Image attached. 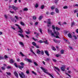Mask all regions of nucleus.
Wrapping results in <instances>:
<instances>
[{
	"label": "nucleus",
	"mask_w": 78,
	"mask_h": 78,
	"mask_svg": "<svg viewBox=\"0 0 78 78\" xmlns=\"http://www.w3.org/2000/svg\"><path fill=\"white\" fill-rule=\"evenodd\" d=\"M20 24L21 25H23V26H24L25 25V24L23 22L21 21L20 22Z\"/></svg>",
	"instance_id": "c85d7f7f"
},
{
	"label": "nucleus",
	"mask_w": 78,
	"mask_h": 78,
	"mask_svg": "<svg viewBox=\"0 0 78 78\" xmlns=\"http://www.w3.org/2000/svg\"><path fill=\"white\" fill-rule=\"evenodd\" d=\"M68 36L69 38H72V35L70 33H69L68 34Z\"/></svg>",
	"instance_id": "ddd939ff"
},
{
	"label": "nucleus",
	"mask_w": 78,
	"mask_h": 78,
	"mask_svg": "<svg viewBox=\"0 0 78 78\" xmlns=\"http://www.w3.org/2000/svg\"><path fill=\"white\" fill-rule=\"evenodd\" d=\"M18 35L20 36V37H22L23 38L24 37V36H23V34H19Z\"/></svg>",
	"instance_id": "dca6fc26"
},
{
	"label": "nucleus",
	"mask_w": 78,
	"mask_h": 78,
	"mask_svg": "<svg viewBox=\"0 0 78 78\" xmlns=\"http://www.w3.org/2000/svg\"><path fill=\"white\" fill-rule=\"evenodd\" d=\"M40 30V32L41 34H42V29L41 28H40L39 29Z\"/></svg>",
	"instance_id": "a19ab883"
},
{
	"label": "nucleus",
	"mask_w": 78,
	"mask_h": 78,
	"mask_svg": "<svg viewBox=\"0 0 78 78\" xmlns=\"http://www.w3.org/2000/svg\"><path fill=\"white\" fill-rule=\"evenodd\" d=\"M28 31H26V33L27 34H30V31L29 30H28Z\"/></svg>",
	"instance_id": "7c9ffc66"
},
{
	"label": "nucleus",
	"mask_w": 78,
	"mask_h": 78,
	"mask_svg": "<svg viewBox=\"0 0 78 78\" xmlns=\"http://www.w3.org/2000/svg\"><path fill=\"white\" fill-rule=\"evenodd\" d=\"M44 8V5H43L41 6V9H43Z\"/></svg>",
	"instance_id": "4c0bfd02"
},
{
	"label": "nucleus",
	"mask_w": 78,
	"mask_h": 78,
	"mask_svg": "<svg viewBox=\"0 0 78 78\" xmlns=\"http://www.w3.org/2000/svg\"><path fill=\"white\" fill-rule=\"evenodd\" d=\"M58 2H59V0H55V3L56 4L58 3Z\"/></svg>",
	"instance_id": "c03bdc74"
},
{
	"label": "nucleus",
	"mask_w": 78,
	"mask_h": 78,
	"mask_svg": "<svg viewBox=\"0 0 78 78\" xmlns=\"http://www.w3.org/2000/svg\"><path fill=\"white\" fill-rule=\"evenodd\" d=\"M76 32L77 33H78V29H77L76 30Z\"/></svg>",
	"instance_id": "69168bd1"
},
{
	"label": "nucleus",
	"mask_w": 78,
	"mask_h": 78,
	"mask_svg": "<svg viewBox=\"0 0 78 78\" xmlns=\"http://www.w3.org/2000/svg\"><path fill=\"white\" fill-rule=\"evenodd\" d=\"M11 28H12V29H13L14 30H16V28H14V27H12V26H11Z\"/></svg>",
	"instance_id": "0e129e2a"
},
{
	"label": "nucleus",
	"mask_w": 78,
	"mask_h": 78,
	"mask_svg": "<svg viewBox=\"0 0 78 78\" xmlns=\"http://www.w3.org/2000/svg\"><path fill=\"white\" fill-rule=\"evenodd\" d=\"M54 68L55 69H56V70H58V72H60V70L58 68L56 67V66H54Z\"/></svg>",
	"instance_id": "a211bd4d"
},
{
	"label": "nucleus",
	"mask_w": 78,
	"mask_h": 78,
	"mask_svg": "<svg viewBox=\"0 0 78 78\" xmlns=\"http://www.w3.org/2000/svg\"><path fill=\"white\" fill-rule=\"evenodd\" d=\"M19 44L21 45H22V46H24V44H23V43L22 42H20Z\"/></svg>",
	"instance_id": "c756f323"
},
{
	"label": "nucleus",
	"mask_w": 78,
	"mask_h": 78,
	"mask_svg": "<svg viewBox=\"0 0 78 78\" xmlns=\"http://www.w3.org/2000/svg\"><path fill=\"white\" fill-rule=\"evenodd\" d=\"M56 35L59 36V33L58 32H56L55 33Z\"/></svg>",
	"instance_id": "5701e85b"
},
{
	"label": "nucleus",
	"mask_w": 78,
	"mask_h": 78,
	"mask_svg": "<svg viewBox=\"0 0 78 78\" xmlns=\"http://www.w3.org/2000/svg\"><path fill=\"white\" fill-rule=\"evenodd\" d=\"M4 58L5 59H7V58H8V56H7V55H5Z\"/></svg>",
	"instance_id": "de8ad7c7"
},
{
	"label": "nucleus",
	"mask_w": 78,
	"mask_h": 78,
	"mask_svg": "<svg viewBox=\"0 0 78 78\" xmlns=\"http://www.w3.org/2000/svg\"><path fill=\"white\" fill-rule=\"evenodd\" d=\"M68 7L67 6H65L63 7V9H67Z\"/></svg>",
	"instance_id": "37998d69"
},
{
	"label": "nucleus",
	"mask_w": 78,
	"mask_h": 78,
	"mask_svg": "<svg viewBox=\"0 0 78 78\" xmlns=\"http://www.w3.org/2000/svg\"><path fill=\"white\" fill-rule=\"evenodd\" d=\"M48 20L49 21H47V24H48L49 25H47V27H51V21H50V19H48Z\"/></svg>",
	"instance_id": "39448f33"
},
{
	"label": "nucleus",
	"mask_w": 78,
	"mask_h": 78,
	"mask_svg": "<svg viewBox=\"0 0 78 78\" xmlns=\"http://www.w3.org/2000/svg\"><path fill=\"white\" fill-rule=\"evenodd\" d=\"M29 23L31 25H33V22H30Z\"/></svg>",
	"instance_id": "052dcab7"
},
{
	"label": "nucleus",
	"mask_w": 78,
	"mask_h": 78,
	"mask_svg": "<svg viewBox=\"0 0 78 78\" xmlns=\"http://www.w3.org/2000/svg\"><path fill=\"white\" fill-rule=\"evenodd\" d=\"M78 12V10L77 9L75 10L74 11V13H76V12Z\"/></svg>",
	"instance_id": "58836bf2"
},
{
	"label": "nucleus",
	"mask_w": 78,
	"mask_h": 78,
	"mask_svg": "<svg viewBox=\"0 0 78 78\" xmlns=\"http://www.w3.org/2000/svg\"><path fill=\"white\" fill-rule=\"evenodd\" d=\"M6 73L7 74V75H10L11 74V73L9 72L8 73V72H6Z\"/></svg>",
	"instance_id": "ea45409f"
},
{
	"label": "nucleus",
	"mask_w": 78,
	"mask_h": 78,
	"mask_svg": "<svg viewBox=\"0 0 78 78\" xmlns=\"http://www.w3.org/2000/svg\"><path fill=\"white\" fill-rule=\"evenodd\" d=\"M41 53L42 55H44V51H43V50H42L41 52Z\"/></svg>",
	"instance_id": "cd10ccee"
},
{
	"label": "nucleus",
	"mask_w": 78,
	"mask_h": 78,
	"mask_svg": "<svg viewBox=\"0 0 78 78\" xmlns=\"http://www.w3.org/2000/svg\"><path fill=\"white\" fill-rule=\"evenodd\" d=\"M23 10L24 11H28V8H24L23 9Z\"/></svg>",
	"instance_id": "e433bc0d"
},
{
	"label": "nucleus",
	"mask_w": 78,
	"mask_h": 78,
	"mask_svg": "<svg viewBox=\"0 0 78 78\" xmlns=\"http://www.w3.org/2000/svg\"><path fill=\"white\" fill-rule=\"evenodd\" d=\"M27 60L28 61V62H29L31 63L32 62V61L31 60L29 59H27Z\"/></svg>",
	"instance_id": "2f4dec72"
},
{
	"label": "nucleus",
	"mask_w": 78,
	"mask_h": 78,
	"mask_svg": "<svg viewBox=\"0 0 78 78\" xmlns=\"http://www.w3.org/2000/svg\"><path fill=\"white\" fill-rule=\"evenodd\" d=\"M4 17L6 19H7L8 18V16H7V15H4Z\"/></svg>",
	"instance_id": "603ef678"
},
{
	"label": "nucleus",
	"mask_w": 78,
	"mask_h": 78,
	"mask_svg": "<svg viewBox=\"0 0 78 78\" xmlns=\"http://www.w3.org/2000/svg\"><path fill=\"white\" fill-rule=\"evenodd\" d=\"M43 42L45 44H48V41L47 40H46V41H43Z\"/></svg>",
	"instance_id": "b1692460"
},
{
	"label": "nucleus",
	"mask_w": 78,
	"mask_h": 78,
	"mask_svg": "<svg viewBox=\"0 0 78 78\" xmlns=\"http://www.w3.org/2000/svg\"><path fill=\"white\" fill-rule=\"evenodd\" d=\"M38 6H39V5H38V4H37V3H36L35 6V8H37Z\"/></svg>",
	"instance_id": "8fccbe9b"
},
{
	"label": "nucleus",
	"mask_w": 78,
	"mask_h": 78,
	"mask_svg": "<svg viewBox=\"0 0 78 78\" xmlns=\"http://www.w3.org/2000/svg\"><path fill=\"white\" fill-rule=\"evenodd\" d=\"M32 73H33V74H34V75H36V73L32 71Z\"/></svg>",
	"instance_id": "a18cd8bd"
},
{
	"label": "nucleus",
	"mask_w": 78,
	"mask_h": 78,
	"mask_svg": "<svg viewBox=\"0 0 78 78\" xmlns=\"http://www.w3.org/2000/svg\"><path fill=\"white\" fill-rule=\"evenodd\" d=\"M38 24V22H36L35 24H34V25H37Z\"/></svg>",
	"instance_id": "338daca9"
},
{
	"label": "nucleus",
	"mask_w": 78,
	"mask_h": 78,
	"mask_svg": "<svg viewBox=\"0 0 78 78\" xmlns=\"http://www.w3.org/2000/svg\"><path fill=\"white\" fill-rule=\"evenodd\" d=\"M45 61H47V62H48L50 61V59H47L46 60H45Z\"/></svg>",
	"instance_id": "13d9d810"
},
{
	"label": "nucleus",
	"mask_w": 78,
	"mask_h": 78,
	"mask_svg": "<svg viewBox=\"0 0 78 78\" xmlns=\"http://www.w3.org/2000/svg\"><path fill=\"white\" fill-rule=\"evenodd\" d=\"M15 25L16 26L18 27V28L20 30V31H18V33H20L21 34H22V33H23V31L22 30V29L20 27H19V25L16 24Z\"/></svg>",
	"instance_id": "20e7f679"
},
{
	"label": "nucleus",
	"mask_w": 78,
	"mask_h": 78,
	"mask_svg": "<svg viewBox=\"0 0 78 78\" xmlns=\"http://www.w3.org/2000/svg\"><path fill=\"white\" fill-rule=\"evenodd\" d=\"M15 18H16V19L17 20H18L19 19V18H18V17L17 16H15Z\"/></svg>",
	"instance_id": "6e6d98bb"
},
{
	"label": "nucleus",
	"mask_w": 78,
	"mask_h": 78,
	"mask_svg": "<svg viewBox=\"0 0 78 78\" xmlns=\"http://www.w3.org/2000/svg\"><path fill=\"white\" fill-rule=\"evenodd\" d=\"M61 69L62 71L64 72L65 71V69H64V67H62L61 68Z\"/></svg>",
	"instance_id": "6ab92c4d"
},
{
	"label": "nucleus",
	"mask_w": 78,
	"mask_h": 78,
	"mask_svg": "<svg viewBox=\"0 0 78 78\" xmlns=\"http://www.w3.org/2000/svg\"><path fill=\"white\" fill-rule=\"evenodd\" d=\"M39 34H40L39 33H37V34L36 35V37L37 38H38V36H39Z\"/></svg>",
	"instance_id": "72a5a7b5"
},
{
	"label": "nucleus",
	"mask_w": 78,
	"mask_h": 78,
	"mask_svg": "<svg viewBox=\"0 0 78 78\" xmlns=\"http://www.w3.org/2000/svg\"><path fill=\"white\" fill-rule=\"evenodd\" d=\"M55 12L57 13H58L59 12V10H58V9L57 8H55Z\"/></svg>",
	"instance_id": "4be33fe9"
},
{
	"label": "nucleus",
	"mask_w": 78,
	"mask_h": 78,
	"mask_svg": "<svg viewBox=\"0 0 78 78\" xmlns=\"http://www.w3.org/2000/svg\"><path fill=\"white\" fill-rule=\"evenodd\" d=\"M75 25V22H73L71 23V27H73L74 26V25Z\"/></svg>",
	"instance_id": "9b49d317"
},
{
	"label": "nucleus",
	"mask_w": 78,
	"mask_h": 78,
	"mask_svg": "<svg viewBox=\"0 0 78 78\" xmlns=\"http://www.w3.org/2000/svg\"><path fill=\"white\" fill-rule=\"evenodd\" d=\"M32 39H33V40H34V41H37V39H35L34 37H33Z\"/></svg>",
	"instance_id": "4d7b16f0"
},
{
	"label": "nucleus",
	"mask_w": 78,
	"mask_h": 78,
	"mask_svg": "<svg viewBox=\"0 0 78 78\" xmlns=\"http://www.w3.org/2000/svg\"><path fill=\"white\" fill-rule=\"evenodd\" d=\"M26 73H27V74H29V73H30V72H29V71H26Z\"/></svg>",
	"instance_id": "680f3d73"
},
{
	"label": "nucleus",
	"mask_w": 78,
	"mask_h": 78,
	"mask_svg": "<svg viewBox=\"0 0 78 78\" xmlns=\"http://www.w3.org/2000/svg\"><path fill=\"white\" fill-rule=\"evenodd\" d=\"M33 18L34 20H36V16H33Z\"/></svg>",
	"instance_id": "5fc2aeb1"
},
{
	"label": "nucleus",
	"mask_w": 78,
	"mask_h": 78,
	"mask_svg": "<svg viewBox=\"0 0 78 78\" xmlns=\"http://www.w3.org/2000/svg\"><path fill=\"white\" fill-rule=\"evenodd\" d=\"M52 50H54V51H56V48H55L54 47H52Z\"/></svg>",
	"instance_id": "79ce46f5"
},
{
	"label": "nucleus",
	"mask_w": 78,
	"mask_h": 78,
	"mask_svg": "<svg viewBox=\"0 0 78 78\" xmlns=\"http://www.w3.org/2000/svg\"><path fill=\"white\" fill-rule=\"evenodd\" d=\"M54 41L55 42V43H57V44H59L60 43V41H57L56 40H54Z\"/></svg>",
	"instance_id": "9d476101"
},
{
	"label": "nucleus",
	"mask_w": 78,
	"mask_h": 78,
	"mask_svg": "<svg viewBox=\"0 0 78 78\" xmlns=\"http://www.w3.org/2000/svg\"><path fill=\"white\" fill-rule=\"evenodd\" d=\"M52 29L53 30V31L54 33H56V31H55V25H52Z\"/></svg>",
	"instance_id": "6e6552de"
},
{
	"label": "nucleus",
	"mask_w": 78,
	"mask_h": 78,
	"mask_svg": "<svg viewBox=\"0 0 78 78\" xmlns=\"http://www.w3.org/2000/svg\"><path fill=\"white\" fill-rule=\"evenodd\" d=\"M14 74L16 78H19V76H18V74L16 72V71H15L14 73Z\"/></svg>",
	"instance_id": "0eeeda50"
},
{
	"label": "nucleus",
	"mask_w": 78,
	"mask_h": 78,
	"mask_svg": "<svg viewBox=\"0 0 78 78\" xmlns=\"http://www.w3.org/2000/svg\"><path fill=\"white\" fill-rule=\"evenodd\" d=\"M51 15H54L55 14V12H52L50 13Z\"/></svg>",
	"instance_id": "864d4df0"
},
{
	"label": "nucleus",
	"mask_w": 78,
	"mask_h": 78,
	"mask_svg": "<svg viewBox=\"0 0 78 78\" xmlns=\"http://www.w3.org/2000/svg\"><path fill=\"white\" fill-rule=\"evenodd\" d=\"M20 54L23 57L25 56V55L22 52H20Z\"/></svg>",
	"instance_id": "aec40b11"
},
{
	"label": "nucleus",
	"mask_w": 78,
	"mask_h": 78,
	"mask_svg": "<svg viewBox=\"0 0 78 78\" xmlns=\"http://www.w3.org/2000/svg\"><path fill=\"white\" fill-rule=\"evenodd\" d=\"M34 65L36 66H38V64H37V63H36V62H34Z\"/></svg>",
	"instance_id": "49530a36"
},
{
	"label": "nucleus",
	"mask_w": 78,
	"mask_h": 78,
	"mask_svg": "<svg viewBox=\"0 0 78 78\" xmlns=\"http://www.w3.org/2000/svg\"><path fill=\"white\" fill-rule=\"evenodd\" d=\"M55 29L56 30H60L61 29L60 28H58V27H55Z\"/></svg>",
	"instance_id": "473e14b6"
},
{
	"label": "nucleus",
	"mask_w": 78,
	"mask_h": 78,
	"mask_svg": "<svg viewBox=\"0 0 78 78\" xmlns=\"http://www.w3.org/2000/svg\"><path fill=\"white\" fill-rule=\"evenodd\" d=\"M73 37L74 38V39H78V38L75 35H73Z\"/></svg>",
	"instance_id": "412c9836"
},
{
	"label": "nucleus",
	"mask_w": 78,
	"mask_h": 78,
	"mask_svg": "<svg viewBox=\"0 0 78 78\" xmlns=\"http://www.w3.org/2000/svg\"><path fill=\"white\" fill-rule=\"evenodd\" d=\"M42 17H43V16H39V18H38V20L40 21V20H42Z\"/></svg>",
	"instance_id": "4468645a"
},
{
	"label": "nucleus",
	"mask_w": 78,
	"mask_h": 78,
	"mask_svg": "<svg viewBox=\"0 0 78 78\" xmlns=\"http://www.w3.org/2000/svg\"><path fill=\"white\" fill-rule=\"evenodd\" d=\"M51 9H52V10H53V9H55V6L53 5L52 6H51Z\"/></svg>",
	"instance_id": "a878e982"
},
{
	"label": "nucleus",
	"mask_w": 78,
	"mask_h": 78,
	"mask_svg": "<svg viewBox=\"0 0 78 78\" xmlns=\"http://www.w3.org/2000/svg\"><path fill=\"white\" fill-rule=\"evenodd\" d=\"M12 8L14 9V11H17V9H18V8L14 6V5H12Z\"/></svg>",
	"instance_id": "423d86ee"
},
{
	"label": "nucleus",
	"mask_w": 78,
	"mask_h": 78,
	"mask_svg": "<svg viewBox=\"0 0 78 78\" xmlns=\"http://www.w3.org/2000/svg\"><path fill=\"white\" fill-rule=\"evenodd\" d=\"M74 6H77L78 7V4H75V5H74Z\"/></svg>",
	"instance_id": "774afa93"
},
{
	"label": "nucleus",
	"mask_w": 78,
	"mask_h": 78,
	"mask_svg": "<svg viewBox=\"0 0 78 78\" xmlns=\"http://www.w3.org/2000/svg\"><path fill=\"white\" fill-rule=\"evenodd\" d=\"M54 68L55 69H56V70H58V72H60V70L58 68L56 67V66H54Z\"/></svg>",
	"instance_id": "f3484780"
},
{
	"label": "nucleus",
	"mask_w": 78,
	"mask_h": 78,
	"mask_svg": "<svg viewBox=\"0 0 78 78\" xmlns=\"http://www.w3.org/2000/svg\"><path fill=\"white\" fill-rule=\"evenodd\" d=\"M48 31L49 33L51 34V33H52V30H50V29H48Z\"/></svg>",
	"instance_id": "bb28decb"
},
{
	"label": "nucleus",
	"mask_w": 78,
	"mask_h": 78,
	"mask_svg": "<svg viewBox=\"0 0 78 78\" xmlns=\"http://www.w3.org/2000/svg\"><path fill=\"white\" fill-rule=\"evenodd\" d=\"M41 51H40L39 49H37V54H38V55L41 54Z\"/></svg>",
	"instance_id": "1a4fd4ad"
},
{
	"label": "nucleus",
	"mask_w": 78,
	"mask_h": 78,
	"mask_svg": "<svg viewBox=\"0 0 78 78\" xmlns=\"http://www.w3.org/2000/svg\"><path fill=\"white\" fill-rule=\"evenodd\" d=\"M38 42H39V43H43V42H44L43 41H42V40H40L39 41H38Z\"/></svg>",
	"instance_id": "09e8293b"
},
{
	"label": "nucleus",
	"mask_w": 78,
	"mask_h": 78,
	"mask_svg": "<svg viewBox=\"0 0 78 78\" xmlns=\"http://www.w3.org/2000/svg\"><path fill=\"white\" fill-rule=\"evenodd\" d=\"M10 12L12 13V14H14V11H10Z\"/></svg>",
	"instance_id": "e2e57ef3"
},
{
	"label": "nucleus",
	"mask_w": 78,
	"mask_h": 78,
	"mask_svg": "<svg viewBox=\"0 0 78 78\" xmlns=\"http://www.w3.org/2000/svg\"><path fill=\"white\" fill-rule=\"evenodd\" d=\"M7 69H11V66H7Z\"/></svg>",
	"instance_id": "3c124183"
},
{
	"label": "nucleus",
	"mask_w": 78,
	"mask_h": 78,
	"mask_svg": "<svg viewBox=\"0 0 78 78\" xmlns=\"http://www.w3.org/2000/svg\"><path fill=\"white\" fill-rule=\"evenodd\" d=\"M44 52L45 54L47 55V56H49V54L48 53V52L47 51H45Z\"/></svg>",
	"instance_id": "2eb2a0df"
},
{
	"label": "nucleus",
	"mask_w": 78,
	"mask_h": 78,
	"mask_svg": "<svg viewBox=\"0 0 78 78\" xmlns=\"http://www.w3.org/2000/svg\"><path fill=\"white\" fill-rule=\"evenodd\" d=\"M32 44L34 46H36V44L34 42H32Z\"/></svg>",
	"instance_id": "393cba45"
},
{
	"label": "nucleus",
	"mask_w": 78,
	"mask_h": 78,
	"mask_svg": "<svg viewBox=\"0 0 78 78\" xmlns=\"http://www.w3.org/2000/svg\"><path fill=\"white\" fill-rule=\"evenodd\" d=\"M52 61H54V62H56V61H57V60H56L55 59H53Z\"/></svg>",
	"instance_id": "bf43d9fd"
},
{
	"label": "nucleus",
	"mask_w": 78,
	"mask_h": 78,
	"mask_svg": "<svg viewBox=\"0 0 78 78\" xmlns=\"http://www.w3.org/2000/svg\"><path fill=\"white\" fill-rule=\"evenodd\" d=\"M1 69L2 70H5V66L2 67Z\"/></svg>",
	"instance_id": "f704fd0d"
},
{
	"label": "nucleus",
	"mask_w": 78,
	"mask_h": 78,
	"mask_svg": "<svg viewBox=\"0 0 78 78\" xmlns=\"http://www.w3.org/2000/svg\"><path fill=\"white\" fill-rule=\"evenodd\" d=\"M60 52H61V54H64V50H62Z\"/></svg>",
	"instance_id": "c9c22d12"
},
{
	"label": "nucleus",
	"mask_w": 78,
	"mask_h": 78,
	"mask_svg": "<svg viewBox=\"0 0 78 78\" xmlns=\"http://www.w3.org/2000/svg\"><path fill=\"white\" fill-rule=\"evenodd\" d=\"M10 63L12 64V63H14V61L12 59H11L9 61Z\"/></svg>",
	"instance_id": "f8f14e48"
},
{
	"label": "nucleus",
	"mask_w": 78,
	"mask_h": 78,
	"mask_svg": "<svg viewBox=\"0 0 78 78\" xmlns=\"http://www.w3.org/2000/svg\"><path fill=\"white\" fill-rule=\"evenodd\" d=\"M20 64L21 66H18L16 63H15L14 65L17 68H18V67L20 70H22V69H23V68H24V65H25V64H24V63L21 62L20 63Z\"/></svg>",
	"instance_id": "f257e3e1"
},
{
	"label": "nucleus",
	"mask_w": 78,
	"mask_h": 78,
	"mask_svg": "<svg viewBox=\"0 0 78 78\" xmlns=\"http://www.w3.org/2000/svg\"><path fill=\"white\" fill-rule=\"evenodd\" d=\"M19 75L20 77V78H26L27 76L25 77V75L24 74V73H23V72H21V73H19Z\"/></svg>",
	"instance_id": "7ed1b4c3"
},
{
	"label": "nucleus",
	"mask_w": 78,
	"mask_h": 78,
	"mask_svg": "<svg viewBox=\"0 0 78 78\" xmlns=\"http://www.w3.org/2000/svg\"><path fill=\"white\" fill-rule=\"evenodd\" d=\"M41 69H42V70L44 72V73H46V74H48V75L50 76L51 77V78H54L53 76H52V75H51V74L48 73L47 72V70H45V69L43 68V67H41Z\"/></svg>",
	"instance_id": "f03ea898"
}]
</instances>
